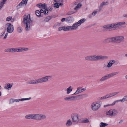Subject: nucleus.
Segmentation results:
<instances>
[{
	"label": "nucleus",
	"mask_w": 127,
	"mask_h": 127,
	"mask_svg": "<svg viewBox=\"0 0 127 127\" xmlns=\"http://www.w3.org/2000/svg\"><path fill=\"white\" fill-rule=\"evenodd\" d=\"M96 61L98 60H105L108 59V57L105 56L96 55Z\"/></svg>",
	"instance_id": "nucleus-15"
},
{
	"label": "nucleus",
	"mask_w": 127,
	"mask_h": 127,
	"mask_svg": "<svg viewBox=\"0 0 127 127\" xmlns=\"http://www.w3.org/2000/svg\"><path fill=\"white\" fill-rule=\"evenodd\" d=\"M35 13L36 16H37L38 17H40L41 14L39 10H36L35 11Z\"/></svg>",
	"instance_id": "nucleus-35"
},
{
	"label": "nucleus",
	"mask_w": 127,
	"mask_h": 127,
	"mask_svg": "<svg viewBox=\"0 0 127 127\" xmlns=\"http://www.w3.org/2000/svg\"><path fill=\"white\" fill-rule=\"evenodd\" d=\"M65 19L64 18H63L61 19V21L62 22H63L65 21Z\"/></svg>",
	"instance_id": "nucleus-55"
},
{
	"label": "nucleus",
	"mask_w": 127,
	"mask_h": 127,
	"mask_svg": "<svg viewBox=\"0 0 127 127\" xmlns=\"http://www.w3.org/2000/svg\"><path fill=\"white\" fill-rule=\"evenodd\" d=\"M81 90L82 91V92L84 91L85 90V89L84 88H81Z\"/></svg>",
	"instance_id": "nucleus-58"
},
{
	"label": "nucleus",
	"mask_w": 127,
	"mask_h": 127,
	"mask_svg": "<svg viewBox=\"0 0 127 127\" xmlns=\"http://www.w3.org/2000/svg\"><path fill=\"white\" fill-rule=\"evenodd\" d=\"M44 10L42 9H41L40 11V14H41V13H43L44 12Z\"/></svg>",
	"instance_id": "nucleus-56"
},
{
	"label": "nucleus",
	"mask_w": 127,
	"mask_h": 127,
	"mask_svg": "<svg viewBox=\"0 0 127 127\" xmlns=\"http://www.w3.org/2000/svg\"><path fill=\"white\" fill-rule=\"evenodd\" d=\"M35 120H41L46 119L47 118L46 116L41 114H35Z\"/></svg>",
	"instance_id": "nucleus-7"
},
{
	"label": "nucleus",
	"mask_w": 127,
	"mask_h": 127,
	"mask_svg": "<svg viewBox=\"0 0 127 127\" xmlns=\"http://www.w3.org/2000/svg\"><path fill=\"white\" fill-rule=\"evenodd\" d=\"M74 13V12L72 11L69 12L67 13V15H70Z\"/></svg>",
	"instance_id": "nucleus-48"
},
{
	"label": "nucleus",
	"mask_w": 127,
	"mask_h": 127,
	"mask_svg": "<svg viewBox=\"0 0 127 127\" xmlns=\"http://www.w3.org/2000/svg\"><path fill=\"white\" fill-rule=\"evenodd\" d=\"M76 96H70L64 97V100L66 101H72L75 100Z\"/></svg>",
	"instance_id": "nucleus-17"
},
{
	"label": "nucleus",
	"mask_w": 127,
	"mask_h": 127,
	"mask_svg": "<svg viewBox=\"0 0 127 127\" xmlns=\"http://www.w3.org/2000/svg\"><path fill=\"white\" fill-rule=\"evenodd\" d=\"M72 124V123L71 120L69 119L67 121L66 125L67 127H70L71 126Z\"/></svg>",
	"instance_id": "nucleus-24"
},
{
	"label": "nucleus",
	"mask_w": 127,
	"mask_h": 127,
	"mask_svg": "<svg viewBox=\"0 0 127 127\" xmlns=\"http://www.w3.org/2000/svg\"><path fill=\"white\" fill-rule=\"evenodd\" d=\"M125 78L127 80V75L125 76Z\"/></svg>",
	"instance_id": "nucleus-64"
},
{
	"label": "nucleus",
	"mask_w": 127,
	"mask_h": 127,
	"mask_svg": "<svg viewBox=\"0 0 127 127\" xmlns=\"http://www.w3.org/2000/svg\"><path fill=\"white\" fill-rule=\"evenodd\" d=\"M112 66L110 64V63H108L107 64V67L108 68H110V67Z\"/></svg>",
	"instance_id": "nucleus-51"
},
{
	"label": "nucleus",
	"mask_w": 127,
	"mask_h": 127,
	"mask_svg": "<svg viewBox=\"0 0 127 127\" xmlns=\"http://www.w3.org/2000/svg\"><path fill=\"white\" fill-rule=\"evenodd\" d=\"M51 18V17L50 16H48L45 19V21L46 22H48Z\"/></svg>",
	"instance_id": "nucleus-39"
},
{
	"label": "nucleus",
	"mask_w": 127,
	"mask_h": 127,
	"mask_svg": "<svg viewBox=\"0 0 127 127\" xmlns=\"http://www.w3.org/2000/svg\"><path fill=\"white\" fill-rule=\"evenodd\" d=\"M44 10L43 13L45 14H47L48 12V10L47 9H44Z\"/></svg>",
	"instance_id": "nucleus-45"
},
{
	"label": "nucleus",
	"mask_w": 127,
	"mask_h": 127,
	"mask_svg": "<svg viewBox=\"0 0 127 127\" xmlns=\"http://www.w3.org/2000/svg\"><path fill=\"white\" fill-rule=\"evenodd\" d=\"M97 12V11H94L91 14H92V15H93L94 16H95V15L96 14Z\"/></svg>",
	"instance_id": "nucleus-50"
},
{
	"label": "nucleus",
	"mask_w": 127,
	"mask_h": 127,
	"mask_svg": "<svg viewBox=\"0 0 127 127\" xmlns=\"http://www.w3.org/2000/svg\"><path fill=\"white\" fill-rule=\"evenodd\" d=\"M108 125V124L103 122H101L99 124L100 127H105Z\"/></svg>",
	"instance_id": "nucleus-28"
},
{
	"label": "nucleus",
	"mask_w": 127,
	"mask_h": 127,
	"mask_svg": "<svg viewBox=\"0 0 127 127\" xmlns=\"http://www.w3.org/2000/svg\"><path fill=\"white\" fill-rule=\"evenodd\" d=\"M21 99H11L10 100V103H13L15 102H19L20 101H21Z\"/></svg>",
	"instance_id": "nucleus-22"
},
{
	"label": "nucleus",
	"mask_w": 127,
	"mask_h": 127,
	"mask_svg": "<svg viewBox=\"0 0 127 127\" xmlns=\"http://www.w3.org/2000/svg\"><path fill=\"white\" fill-rule=\"evenodd\" d=\"M42 4L41 3H39L37 4L36 5V6L37 7H38L40 8H41V5Z\"/></svg>",
	"instance_id": "nucleus-49"
},
{
	"label": "nucleus",
	"mask_w": 127,
	"mask_h": 127,
	"mask_svg": "<svg viewBox=\"0 0 127 127\" xmlns=\"http://www.w3.org/2000/svg\"><path fill=\"white\" fill-rule=\"evenodd\" d=\"M73 88H72L71 86H69L66 89L67 93L69 94L71 91H72Z\"/></svg>",
	"instance_id": "nucleus-26"
},
{
	"label": "nucleus",
	"mask_w": 127,
	"mask_h": 127,
	"mask_svg": "<svg viewBox=\"0 0 127 127\" xmlns=\"http://www.w3.org/2000/svg\"><path fill=\"white\" fill-rule=\"evenodd\" d=\"M4 51L7 52H11V49H7L5 50Z\"/></svg>",
	"instance_id": "nucleus-46"
},
{
	"label": "nucleus",
	"mask_w": 127,
	"mask_h": 127,
	"mask_svg": "<svg viewBox=\"0 0 127 127\" xmlns=\"http://www.w3.org/2000/svg\"><path fill=\"white\" fill-rule=\"evenodd\" d=\"M117 111L116 110L110 109L109 111L106 112V114L110 116H114L117 115Z\"/></svg>",
	"instance_id": "nucleus-9"
},
{
	"label": "nucleus",
	"mask_w": 127,
	"mask_h": 127,
	"mask_svg": "<svg viewBox=\"0 0 127 127\" xmlns=\"http://www.w3.org/2000/svg\"><path fill=\"white\" fill-rule=\"evenodd\" d=\"M86 19L83 18L73 24L72 26L73 30H74L77 29L78 27L80 26L82 24L84 23Z\"/></svg>",
	"instance_id": "nucleus-5"
},
{
	"label": "nucleus",
	"mask_w": 127,
	"mask_h": 127,
	"mask_svg": "<svg viewBox=\"0 0 127 127\" xmlns=\"http://www.w3.org/2000/svg\"><path fill=\"white\" fill-rule=\"evenodd\" d=\"M126 101H127V95L124 96L123 98L122 99L116 100V102H117L120 101L121 102H124Z\"/></svg>",
	"instance_id": "nucleus-23"
},
{
	"label": "nucleus",
	"mask_w": 127,
	"mask_h": 127,
	"mask_svg": "<svg viewBox=\"0 0 127 127\" xmlns=\"http://www.w3.org/2000/svg\"><path fill=\"white\" fill-rule=\"evenodd\" d=\"M92 15L91 14H90L89 15V17L90 18H91L92 17Z\"/></svg>",
	"instance_id": "nucleus-57"
},
{
	"label": "nucleus",
	"mask_w": 127,
	"mask_h": 127,
	"mask_svg": "<svg viewBox=\"0 0 127 127\" xmlns=\"http://www.w3.org/2000/svg\"><path fill=\"white\" fill-rule=\"evenodd\" d=\"M41 5V8H42L44 9L47 8V6L46 4L45 3L42 4Z\"/></svg>",
	"instance_id": "nucleus-31"
},
{
	"label": "nucleus",
	"mask_w": 127,
	"mask_h": 127,
	"mask_svg": "<svg viewBox=\"0 0 127 127\" xmlns=\"http://www.w3.org/2000/svg\"><path fill=\"white\" fill-rule=\"evenodd\" d=\"M116 101V100L114 101L112 104H108L105 105L104 106V107H107L110 106H113L115 105V103L117 102Z\"/></svg>",
	"instance_id": "nucleus-27"
},
{
	"label": "nucleus",
	"mask_w": 127,
	"mask_h": 127,
	"mask_svg": "<svg viewBox=\"0 0 127 127\" xmlns=\"http://www.w3.org/2000/svg\"><path fill=\"white\" fill-rule=\"evenodd\" d=\"M108 4V2H102L100 4L99 6V12H100L101 11L103 6L104 5H106Z\"/></svg>",
	"instance_id": "nucleus-19"
},
{
	"label": "nucleus",
	"mask_w": 127,
	"mask_h": 127,
	"mask_svg": "<svg viewBox=\"0 0 127 127\" xmlns=\"http://www.w3.org/2000/svg\"><path fill=\"white\" fill-rule=\"evenodd\" d=\"M105 99L104 95L102 97H99L97 98V100L98 101Z\"/></svg>",
	"instance_id": "nucleus-37"
},
{
	"label": "nucleus",
	"mask_w": 127,
	"mask_h": 127,
	"mask_svg": "<svg viewBox=\"0 0 127 127\" xmlns=\"http://www.w3.org/2000/svg\"><path fill=\"white\" fill-rule=\"evenodd\" d=\"M66 19V21L67 22L70 23L74 21V18L72 17L69 16Z\"/></svg>",
	"instance_id": "nucleus-20"
},
{
	"label": "nucleus",
	"mask_w": 127,
	"mask_h": 127,
	"mask_svg": "<svg viewBox=\"0 0 127 127\" xmlns=\"http://www.w3.org/2000/svg\"><path fill=\"white\" fill-rule=\"evenodd\" d=\"M124 39V37L120 36L108 38L106 40L108 42H112L116 44H119L123 41Z\"/></svg>",
	"instance_id": "nucleus-2"
},
{
	"label": "nucleus",
	"mask_w": 127,
	"mask_h": 127,
	"mask_svg": "<svg viewBox=\"0 0 127 127\" xmlns=\"http://www.w3.org/2000/svg\"><path fill=\"white\" fill-rule=\"evenodd\" d=\"M31 97H29L28 98H22L21 99V101L25 100H28L31 99Z\"/></svg>",
	"instance_id": "nucleus-44"
},
{
	"label": "nucleus",
	"mask_w": 127,
	"mask_h": 127,
	"mask_svg": "<svg viewBox=\"0 0 127 127\" xmlns=\"http://www.w3.org/2000/svg\"><path fill=\"white\" fill-rule=\"evenodd\" d=\"M27 84H38V79L30 80L29 81L27 82Z\"/></svg>",
	"instance_id": "nucleus-18"
},
{
	"label": "nucleus",
	"mask_w": 127,
	"mask_h": 127,
	"mask_svg": "<svg viewBox=\"0 0 127 127\" xmlns=\"http://www.w3.org/2000/svg\"><path fill=\"white\" fill-rule=\"evenodd\" d=\"M11 22H13L14 21V19H11Z\"/></svg>",
	"instance_id": "nucleus-63"
},
{
	"label": "nucleus",
	"mask_w": 127,
	"mask_h": 127,
	"mask_svg": "<svg viewBox=\"0 0 127 127\" xmlns=\"http://www.w3.org/2000/svg\"><path fill=\"white\" fill-rule=\"evenodd\" d=\"M59 3H55L54 5V7H56L57 8H58L59 6Z\"/></svg>",
	"instance_id": "nucleus-42"
},
{
	"label": "nucleus",
	"mask_w": 127,
	"mask_h": 127,
	"mask_svg": "<svg viewBox=\"0 0 127 127\" xmlns=\"http://www.w3.org/2000/svg\"><path fill=\"white\" fill-rule=\"evenodd\" d=\"M123 16L124 17L127 18V14H125L123 15Z\"/></svg>",
	"instance_id": "nucleus-60"
},
{
	"label": "nucleus",
	"mask_w": 127,
	"mask_h": 127,
	"mask_svg": "<svg viewBox=\"0 0 127 127\" xmlns=\"http://www.w3.org/2000/svg\"><path fill=\"white\" fill-rule=\"evenodd\" d=\"M89 122V120L86 119H84L82 120V123H87Z\"/></svg>",
	"instance_id": "nucleus-40"
},
{
	"label": "nucleus",
	"mask_w": 127,
	"mask_h": 127,
	"mask_svg": "<svg viewBox=\"0 0 127 127\" xmlns=\"http://www.w3.org/2000/svg\"><path fill=\"white\" fill-rule=\"evenodd\" d=\"M110 31L114 30L112 24H109Z\"/></svg>",
	"instance_id": "nucleus-38"
},
{
	"label": "nucleus",
	"mask_w": 127,
	"mask_h": 127,
	"mask_svg": "<svg viewBox=\"0 0 127 127\" xmlns=\"http://www.w3.org/2000/svg\"><path fill=\"white\" fill-rule=\"evenodd\" d=\"M8 32H7L5 34V35L4 36V37L3 38L4 39H5L7 37V36L8 35Z\"/></svg>",
	"instance_id": "nucleus-52"
},
{
	"label": "nucleus",
	"mask_w": 127,
	"mask_h": 127,
	"mask_svg": "<svg viewBox=\"0 0 127 127\" xmlns=\"http://www.w3.org/2000/svg\"><path fill=\"white\" fill-rule=\"evenodd\" d=\"M48 9L50 10H52L53 9L52 7L51 6H49L48 7Z\"/></svg>",
	"instance_id": "nucleus-54"
},
{
	"label": "nucleus",
	"mask_w": 127,
	"mask_h": 127,
	"mask_svg": "<svg viewBox=\"0 0 127 127\" xmlns=\"http://www.w3.org/2000/svg\"><path fill=\"white\" fill-rule=\"evenodd\" d=\"M82 92L81 87H78L77 88L76 92L72 94V95H76Z\"/></svg>",
	"instance_id": "nucleus-25"
},
{
	"label": "nucleus",
	"mask_w": 127,
	"mask_h": 127,
	"mask_svg": "<svg viewBox=\"0 0 127 127\" xmlns=\"http://www.w3.org/2000/svg\"><path fill=\"white\" fill-rule=\"evenodd\" d=\"M30 15L28 14L27 15H24L23 18V23L24 25L26 26L25 29L26 31H28L30 29L31 23L32 24L33 23V19L30 18Z\"/></svg>",
	"instance_id": "nucleus-1"
},
{
	"label": "nucleus",
	"mask_w": 127,
	"mask_h": 127,
	"mask_svg": "<svg viewBox=\"0 0 127 127\" xmlns=\"http://www.w3.org/2000/svg\"><path fill=\"white\" fill-rule=\"evenodd\" d=\"M17 30L19 33H20L22 32L23 29L21 27L19 26L17 28Z\"/></svg>",
	"instance_id": "nucleus-33"
},
{
	"label": "nucleus",
	"mask_w": 127,
	"mask_h": 127,
	"mask_svg": "<svg viewBox=\"0 0 127 127\" xmlns=\"http://www.w3.org/2000/svg\"><path fill=\"white\" fill-rule=\"evenodd\" d=\"M35 114H29L25 116V118L28 119H34L35 120Z\"/></svg>",
	"instance_id": "nucleus-16"
},
{
	"label": "nucleus",
	"mask_w": 127,
	"mask_h": 127,
	"mask_svg": "<svg viewBox=\"0 0 127 127\" xmlns=\"http://www.w3.org/2000/svg\"><path fill=\"white\" fill-rule=\"evenodd\" d=\"M51 76H46L38 79V84L42 83L48 81L49 78H51Z\"/></svg>",
	"instance_id": "nucleus-8"
},
{
	"label": "nucleus",
	"mask_w": 127,
	"mask_h": 127,
	"mask_svg": "<svg viewBox=\"0 0 127 127\" xmlns=\"http://www.w3.org/2000/svg\"><path fill=\"white\" fill-rule=\"evenodd\" d=\"M7 0H3L0 3V10L3 7V4H4L6 1Z\"/></svg>",
	"instance_id": "nucleus-29"
},
{
	"label": "nucleus",
	"mask_w": 127,
	"mask_h": 127,
	"mask_svg": "<svg viewBox=\"0 0 127 127\" xmlns=\"http://www.w3.org/2000/svg\"><path fill=\"white\" fill-rule=\"evenodd\" d=\"M12 18V16H9L7 18L6 20L7 21H9L11 20Z\"/></svg>",
	"instance_id": "nucleus-43"
},
{
	"label": "nucleus",
	"mask_w": 127,
	"mask_h": 127,
	"mask_svg": "<svg viewBox=\"0 0 127 127\" xmlns=\"http://www.w3.org/2000/svg\"><path fill=\"white\" fill-rule=\"evenodd\" d=\"M6 25L7 26V32L10 33H12L14 30L13 26L10 23H8Z\"/></svg>",
	"instance_id": "nucleus-12"
},
{
	"label": "nucleus",
	"mask_w": 127,
	"mask_h": 127,
	"mask_svg": "<svg viewBox=\"0 0 127 127\" xmlns=\"http://www.w3.org/2000/svg\"><path fill=\"white\" fill-rule=\"evenodd\" d=\"M62 30H64V31H73L72 26L67 27L63 26L60 27L58 28V31H60Z\"/></svg>",
	"instance_id": "nucleus-10"
},
{
	"label": "nucleus",
	"mask_w": 127,
	"mask_h": 127,
	"mask_svg": "<svg viewBox=\"0 0 127 127\" xmlns=\"http://www.w3.org/2000/svg\"><path fill=\"white\" fill-rule=\"evenodd\" d=\"M82 6V4L80 3H78L74 8V9L75 10H76L78 8H80Z\"/></svg>",
	"instance_id": "nucleus-36"
},
{
	"label": "nucleus",
	"mask_w": 127,
	"mask_h": 127,
	"mask_svg": "<svg viewBox=\"0 0 127 127\" xmlns=\"http://www.w3.org/2000/svg\"><path fill=\"white\" fill-rule=\"evenodd\" d=\"M14 48H11V52H14Z\"/></svg>",
	"instance_id": "nucleus-53"
},
{
	"label": "nucleus",
	"mask_w": 127,
	"mask_h": 127,
	"mask_svg": "<svg viewBox=\"0 0 127 127\" xmlns=\"http://www.w3.org/2000/svg\"><path fill=\"white\" fill-rule=\"evenodd\" d=\"M71 117L73 123L76 124L79 123V116L77 113H72L71 115Z\"/></svg>",
	"instance_id": "nucleus-6"
},
{
	"label": "nucleus",
	"mask_w": 127,
	"mask_h": 127,
	"mask_svg": "<svg viewBox=\"0 0 127 127\" xmlns=\"http://www.w3.org/2000/svg\"><path fill=\"white\" fill-rule=\"evenodd\" d=\"M103 28L105 29L103 30V31H110L109 24L103 26Z\"/></svg>",
	"instance_id": "nucleus-21"
},
{
	"label": "nucleus",
	"mask_w": 127,
	"mask_h": 127,
	"mask_svg": "<svg viewBox=\"0 0 127 127\" xmlns=\"http://www.w3.org/2000/svg\"><path fill=\"white\" fill-rule=\"evenodd\" d=\"M28 1V0H22L21 2L17 5L16 7L19 8H21L24 5L26 6L27 3Z\"/></svg>",
	"instance_id": "nucleus-14"
},
{
	"label": "nucleus",
	"mask_w": 127,
	"mask_h": 127,
	"mask_svg": "<svg viewBox=\"0 0 127 127\" xmlns=\"http://www.w3.org/2000/svg\"><path fill=\"white\" fill-rule=\"evenodd\" d=\"M117 23L118 27L120 26L124 25L126 24V23L125 22H117Z\"/></svg>",
	"instance_id": "nucleus-32"
},
{
	"label": "nucleus",
	"mask_w": 127,
	"mask_h": 127,
	"mask_svg": "<svg viewBox=\"0 0 127 127\" xmlns=\"http://www.w3.org/2000/svg\"><path fill=\"white\" fill-rule=\"evenodd\" d=\"M96 55H91L87 56L85 57V60L87 61H96Z\"/></svg>",
	"instance_id": "nucleus-11"
},
{
	"label": "nucleus",
	"mask_w": 127,
	"mask_h": 127,
	"mask_svg": "<svg viewBox=\"0 0 127 127\" xmlns=\"http://www.w3.org/2000/svg\"><path fill=\"white\" fill-rule=\"evenodd\" d=\"M105 99L111 97L109 93L108 94L104 95Z\"/></svg>",
	"instance_id": "nucleus-41"
},
{
	"label": "nucleus",
	"mask_w": 127,
	"mask_h": 127,
	"mask_svg": "<svg viewBox=\"0 0 127 127\" xmlns=\"http://www.w3.org/2000/svg\"><path fill=\"white\" fill-rule=\"evenodd\" d=\"M109 63H110V64L112 66L114 64V63L111 62V61L109 62Z\"/></svg>",
	"instance_id": "nucleus-61"
},
{
	"label": "nucleus",
	"mask_w": 127,
	"mask_h": 127,
	"mask_svg": "<svg viewBox=\"0 0 127 127\" xmlns=\"http://www.w3.org/2000/svg\"><path fill=\"white\" fill-rule=\"evenodd\" d=\"M111 61L112 62V63H115V60H112Z\"/></svg>",
	"instance_id": "nucleus-62"
},
{
	"label": "nucleus",
	"mask_w": 127,
	"mask_h": 127,
	"mask_svg": "<svg viewBox=\"0 0 127 127\" xmlns=\"http://www.w3.org/2000/svg\"><path fill=\"white\" fill-rule=\"evenodd\" d=\"M7 86L8 88H11L12 86L9 83H8L7 84Z\"/></svg>",
	"instance_id": "nucleus-47"
},
{
	"label": "nucleus",
	"mask_w": 127,
	"mask_h": 127,
	"mask_svg": "<svg viewBox=\"0 0 127 127\" xmlns=\"http://www.w3.org/2000/svg\"><path fill=\"white\" fill-rule=\"evenodd\" d=\"M14 52H21L25 51H28L29 50L28 48H14Z\"/></svg>",
	"instance_id": "nucleus-13"
},
{
	"label": "nucleus",
	"mask_w": 127,
	"mask_h": 127,
	"mask_svg": "<svg viewBox=\"0 0 127 127\" xmlns=\"http://www.w3.org/2000/svg\"><path fill=\"white\" fill-rule=\"evenodd\" d=\"M123 121V120H122L120 121L119 122V124H120L121 123H122Z\"/></svg>",
	"instance_id": "nucleus-59"
},
{
	"label": "nucleus",
	"mask_w": 127,
	"mask_h": 127,
	"mask_svg": "<svg viewBox=\"0 0 127 127\" xmlns=\"http://www.w3.org/2000/svg\"><path fill=\"white\" fill-rule=\"evenodd\" d=\"M112 24L114 30H116V28L118 27L117 23H114Z\"/></svg>",
	"instance_id": "nucleus-34"
},
{
	"label": "nucleus",
	"mask_w": 127,
	"mask_h": 127,
	"mask_svg": "<svg viewBox=\"0 0 127 127\" xmlns=\"http://www.w3.org/2000/svg\"><path fill=\"white\" fill-rule=\"evenodd\" d=\"M101 104L98 101H96L92 103L91 104V108L93 111H96L99 109Z\"/></svg>",
	"instance_id": "nucleus-4"
},
{
	"label": "nucleus",
	"mask_w": 127,
	"mask_h": 127,
	"mask_svg": "<svg viewBox=\"0 0 127 127\" xmlns=\"http://www.w3.org/2000/svg\"><path fill=\"white\" fill-rule=\"evenodd\" d=\"M119 93V92H115L112 93H109L111 97Z\"/></svg>",
	"instance_id": "nucleus-30"
},
{
	"label": "nucleus",
	"mask_w": 127,
	"mask_h": 127,
	"mask_svg": "<svg viewBox=\"0 0 127 127\" xmlns=\"http://www.w3.org/2000/svg\"><path fill=\"white\" fill-rule=\"evenodd\" d=\"M119 73V72H115L105 75L99 79V81L100 82H102L105 81L111 77L118 74Z\"/></svg>",
	"instance_id": "nucleus-3"
}]
</instances>
